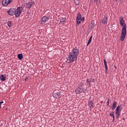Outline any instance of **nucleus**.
<instances>
[{
    "label": "nucleus",
    "mask_w": 127,
    "mask_h": 127,
    "mask_svg": "<svg viewBox=\"0 0 127 127\" xmlns=\"http://www.w3.org/2000/svg\"><path fill=\"white\" fill-rule=\"evenodd\" d=\"M78 55L79 49H78V48L75 47L72 49L71 52L69 53V56L67 58L66 63L69 64V63H73L74 61H76L77 58H78Z\"/></svg>",
    "instance_id": "obj_1"
},
{
    "label": "nucleus",
    "mask_w": 127,
    "mask_h": 127,
    "mask_svg": "<svg viewBox=\"0 0 127 127\" xmlns=\"http://www.w3.org/2000/svg\"><path fill=\"white\" fill-rule=\"evenodd\" d=\"M119 22L121 25L123 26L122 30L121 32V35L120 37V40L121 41H124L126 38V35L127 34V24L125 23V20L123 17H120L119 19Z\"/></svg>",
    "instance_id": "obj_2"
},
{
    "label": "nucleus",
    "mask_w": 127,
    "mask_h": 127,
    "mask_svg": "<svg viewBox=\"0 0 127 127\" xmlns=\"http://www.w3.org/2000/svg\"><path fill=\"white\" fill-rule=\"evenodd\" d=\"M121 108H122V105H118L116 108L115 113L117 119H119L120 116H121V112H122Z\"/></svg>",
    "instance_id": "obj_3"
},
{
    "label": "nucleus",
    "mask_w": 127,
    "mask_h": 127,
    "mask_svg": "<svg viewBox=\"0 0 127 127\" xmlns=\"http://www.w3.org/2000/svg\"><path fill=\"white\" fill-rule=\"evenodd\" d=\"M21 8H22V7H17L16 9H15V15L16 17H18L20 15V14L21 13V11L22 10Z\"/></svg>",
    "instance_id": "obj_4"
},
{
    "label": "nucleus",
    "mask_w": 127,
    "mask_h": 127,
    "mask_svg": "<svg viewBox=\"0 0 127 127\" xmlns=\"http://www.w3.org/2000/svg\"><path fill=\"white\" fill-rule=\"evenodd\" d=\"M61 92H56L54 91L53 92V97L55 98V99H60V98H61Z\"/></svg>",
    "instance_id": "obj_5"
},
{
    "label": "nucleus",
    "mask_w": 127,
    "mask_h": 127,
    "mask_svg": "<svg viewBox=\"0 0 127 127\" xmlns=\"http://www.w3.org/2000/svg\"><path fill=\"white\" fill-rule=\"evenodd\" d=\"M85 92H86V89L82 88L79 87H78L75 90L76 94H81V93H85Z\"/></svg>",
    "instance_id": "obj_6"
},
{
    "label": "nucleus",
    "mask_w": 127,
    "mask_h": 127,
    "mask_svg": "<svg viewBox=\"0 0 127 127\" xmlns=\"http://www.w3.org/2000/svg\"><path fill=\"white\" fill-rule=\"evenodd\" d=\"M7 12L9 14V15H11V16H12L13 15H14V14H15V9L13 8H11L7 11Z\"/></svg>",
    "instance_id": "obj_7"
},
{
    "label": "nucleus",
    "mask_w": 127,
    "mask_h": 127,
    "mask_svg": "<svg viewBox=\"0 0 127 127\" xmlns=\"http://www.w3.org/2000/svg\"><path fill=\"white\" fill-rule=\"evenodd\" d=\"M49 20V17L45 16H43L41 19V24H45L46 22H48Z\"/></svg>",
    "instance_id": "obj_8"
},
{
    "label": "nucleus",
    "mask_w": 127,
    "mask_h": 127,
    "mask_svg": "<svg viewBox=\"0 0 127 127\" xmlns=\"http://www.w3.org/2000/svg\"><path fill=\"white\" fill-rule=\"evenodd\" d=\"M12 1V0H2V4L3 6H6L8 4H9Z\"/></svg>",
    "instance_id": "obj_9"
},
{
    "label": "nucleus",
    "mask_w": 127,
    "mask_h": 127,
    "mask_svg": "<svg viewBox=\"0 0 127 127\" xmlns=\"http://www.w3.org/2000/svg\"><path fill=\"white\" fill-rule=\"evenodd\" d=\"M88 107H89L90 110H92V109H94L95 107V104L93 101H88Z\"/></svg>",
    "instance_id": "obj_10"
},
{
    "label": "nucleus",
    "mask_w": 127,
    "mask_h": 127,
    "mask_svg": "<svg viewBox=\"0 0 127 127\" xmlns=\"http://www.w3.org/2000/svg\"><path fill=\"white\" fill-rule=\"evenodd\" d=\"M95 82V79L93 77H90V78H87L86 80V83L88 84H89V85L91 84V83H94Z\"/></svg>",
    "instance_id": "obj_11"
},
{
    "label": "nucleus",
    "mask_w": 127,
    "mask_h": 127,
    "mask_svg": "<svg viewBox=\"0 0 127 127\" xmlns=\"http://www.w3.org/2000/svg\"><path fill=\"white\" fill-rule=\"evenodd\" d=\"M34 4V1L33 0H31L29 1L28 4H27V8L29 9L31 8L32 5Z\"/></svg>",
    "instance_id": "obj_12"
},
{
    "label": "nucleus",
    "mask_w": 127,
    "mask_h": 127,
    "mask_svg": "<svg viewBox=\"0 0 127 127\" xmlns=\"http://www.w3.org/2000/svg\"><path fill=\"white\" fill-rule=\"evenodd\" d=\"M107 21H108V18L107 17V16H104L102 18V23L106 24Z\"/></svg>",
    "instance_id": "obj_13"
},
{
    "label": "nucleus",
    "mask_w": 127,
    "mask_h": 127,
    "mask_svg": "<svg viewBox=\"0 0 127 127\" xmlns=\"http://www.w3.org/2000/svg\"><path fill=\"white\" fill-rule=\"evenodd\" d=\"M5 79H6V76H5V75L2 74L0 76V79L1 80V81L3 82L5 81Z\"/></svg>",
    "instance_id": "obj_14"
},
{
    "label": "nucleus",
    "mask_w": 127,
    "mask_h": 127,
    "mask_svg": "<svg viewBox=\"0 0 127 127\" xmlns=\"http://www.w3.org/2000/svg\"><path fill=\"white\" fill-rule=\"evenodd\" d=\"M104 66L106 69V74H108V65L107 64V62L106 61V60H104Z\"/></svg>",
    "instance_id": "obj_15"
},
{
    "label": "nucleus",
    "mask_w": 127,
    "mask_h": 127,
    "mask_svg": "<svg viewBox=\"0 0 127 127\" xmlns=\"http://www.w3.org/2000/svg\"><path fill=\"white\" fill-rule=\"evenodd\" d=\"M115 108H117V102L116 101H114L112 104V106L111 107V108L112 110H115Z\"/></svg>",
    "instance_id": "obj_16"
},
{
    "label": "nucleus",
    "mask_w": 127,
    "mask_h": 127,
    "mask_svg": "<svg viewBox=\"0 0 127 127\" xmlns=\"http://www.w3.org/2000/svg\"><path fill=\"white\" fill-rule=\"evenodd\" d=\"M60 21H61V23L64 24V23H65V22H66V18L62 17L60 19Z\"/></svg>",
    "instance_id": "obj_17"
},
{
    "label": "nucleus",
    "mask_w": 127,
    "mask_h": 127,
    "mask_svg": "<svg viewBox=\"0 0 127 127\" xmlns=\"http://www.w3.org/2000/svg\"><path fill=\"white\" fill-rule=\"evenodd\" d=\"M110 116L111 117H113V121H115V112L113 111L110 114Z\"/></svg>",
    "instance_id": "obj_18"
},
{
    "label": "nucleus",
    "mask_w": 127,
    "mask_h": 127,
    "mask_svg": "<svg viewBox=\"0 0 127 127\" xmlns=\"http://www.w3.org/2000/svg\"><path fill=\"white\" fill-rule=\"evenodd\" d=\"M18 58L19 60H22V58H23V56H22V54H19L18 55Z\"/></svg>",
    "instance_id": "obj_19"
},
{
    "label": "nucleus",
    "mask_w": 127,
    "mask_h": 127,
    "mask_svg": "<svg viewBox=\"0 0 127 127\" xmlns=\"http://www.w3.org/2000/svg\"><path fill=\"white\" fill-rule=\"evenodd\" d=\"M92 38H93V36H91L89 38L88 42L87 43V46L89 45V44H90L91 42H92Z\"/></svg>",
    "instance_id": "obj_20"
},
{
    "label": "nucleus",
    "mask_w": 127,
    "mask_h": 127,
    "mask_svg": "<svg viewBox=\"0 0 127 127\" xmlns=\"http://www.w3.org/2000/svg\"><path fill=\"white\" fill-rule=\"evenodd\" d=\"M82 18V15H81V13H78L77 17H76V19H81Z\"/></svg>",
    "instance_id": "obj_21"
},
{
    "label": "nucleus",
    "mask_w": 127,
    "mask_h": 127,
    "mask_svg": "<svg viewBox=\"0 0 127 127\" xmlns=\"http://www.w3.org/2000/svg\"><path fill=\"white\" fill-rule=\"evenodd\" d=\"M76 26H78V25H79V24L81 23V20L79 19H76Z\"/></svg>",
    "instance_id": "obj_22"
},
{
    "label": "nucleus",
    "mask_w": 127,
    "mask_h": 127,
    "mask_svg": "<svg viewBox=\"0 0 127 127\" xmlns=\"http://www.w3.org/2000/svg\"><path fill=\"white\" fill-rule=\"evenodd\" d=\"M7 24L8 26H9V27H10L11 26V21H8L7 22Z\"/></svg>",
    "instance_id": "obj_23"
},
{
    "label": "nucleus",
    "mask_w": 127,
    "mask_h": 127,
    "mask_svg": "<svg viewBox=\"0 0 127 127\" xmlns=\"http://www.w3.org/2000/svg\"><path fill=\"white\" fill-rule=\"evenodd\" d=\"M84 85H85V81H82L80 83V86L83 87Z\"/></svg>",
    "instance_id": "obj_24"
},
{
    "label": "nucleus",
    "mask_w": 127,
    "mask_h": 127,
    "mask_svg": "<svg viewBox=\"0 0 127 127\" xmlns=\"http://www.w3.org/2000/svg\"><path fill=\"white\" fill-rule=\"evenodd\" d=\"M74 2L78 5L79 4V1L78 0H74Z\"/></svg>",
    "instance_id": "obj_25"
},
{
    "label": "nucleus",
    "mask_w": 127,
    "mask_h": 127,
    "mask_svg": "<svg viewBox=\"0 0 127 127\" xmlns=\"http://www.w3.org/2000/svg\"><path fill=\"white\" fill-rule=\"evenodd\" d=\"M1 104H3V101L0 102V109L1 108Z\"/></svg>",
    "instance_id": "obj_26"
},
{
    "label": "nucleus",
    "mask_w": 127,
    "mask_h": 127,
    "mask_svg": "<svg viewBox=\"0 0 127 127\" xmlns=\"http://www.w3.org/2000/svg\"><path fill=\"white\" fill-rule=\"evenodd\" d=\"M27 80H28V77H26V78L25 79V81H26Z\"/></svg>",
    "instance_id": "obj_27"
},
{
    "label": "nucleus",
    "mask_w": 127,
    "mask_h": 127,
    "mask_svg": "<svg viewBox=\"0 0 127 127\" xmlns=\"http://www.w3.org/2000/svg\"><path fill=\"white\" fill-rule=\"evenodd\" d=\"M84 19H85V18L82 17V19H81V20H84Z\"/></svg>",
    "instance_id": "obj_28"
},
{
    "label": "nucleus",
    "mask_w": 127,
    "mask_h": 127,
    "mask_svg": "<svg viewBox=\"0 0 127 127\" xmlns=\"http://www.w3.org/2000/svg\"><path fill=\"white\" fill-rule=\"evenodd\" d=\"M98 0H94V1H96V2H97L98 1Z\"/></svg>",
    "instance_id": "obj_29"
},
{
    "label": "nucleus",
    "mask_w": 127,
    "mask_h": 127,
    "mask_svg": "<svg viewBox=\"0 0 127 127\" xmlns=\"http://www.w3.org/2000/svg\"><path fill=\"white\" fill-rule=\"evenodd\" d=\"M107 106H109V101L107 102Z\"/></svg>",
    "instance_id": "obj_30"
},
{
    "label": "nucleus",
    "mask_w": 127,
    "mask_h": 127,
    "mask_svg": "<svg viewBox=\"0 0 127 127\" xmlns=\"http://www.w3.org/2000/svg\"><path fill=\"white\" fill-rule=\"evenodd\" d=\"M5 110H6H6H7V108H5Z\"/></svg>",
    "instance_id": "obj_31"
},
{
    "label": "nucleus",
    "mask_w": 127,
    "mask_h": 127,
    "mask_svg": "<svg viewBox=\"0 0 127 127\" xmlns=\"http://www.w3.org/2000/svg\"><path fill=\"white\" fill-rule=\"evenodd\" d=\"M116 0V1H117L118 0Z\"/></svg>",
    "instance_id": "obj_32"
}]
</instances>
